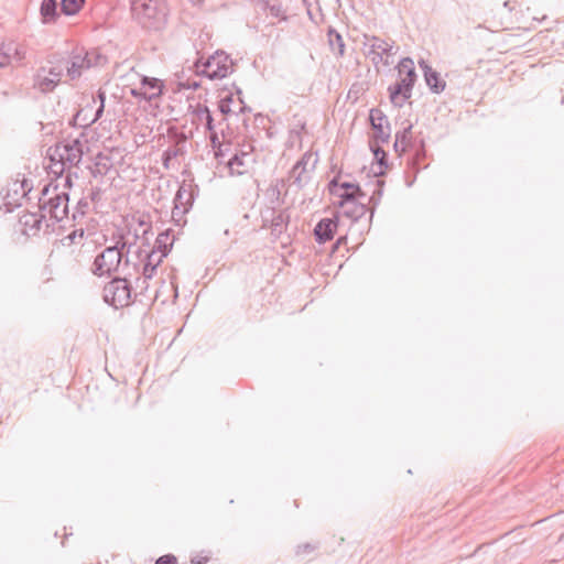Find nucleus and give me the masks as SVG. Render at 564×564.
Segmentation results:
<instances>
[{"mask_svg": "<svg viewBox=\"0 0 564 564\" xmlns=\"http://www.w3.org/2000/svg\"><path fill=\"white\" fill-rule=\"evenodd\" d=\"M327 36L330 50L338 56H344L345 42L343 36L335 29L332 28L328 29Z\"/></svg>", "mask_w": 564, "mask_h": 564, "instance_id": "obj_26", "label": "nucleus"}, {"mask_svg": "<svg viewBox=\"0 0 564 564\" xmlns=\"http://www.w3.org/2000/svg\"><path fill=\"white\" fill-rule=\"evenodd\" d=\"M288 219H289V216L285 213H283V212L279 213L272 219V230L282 232L283 228L286 225Z\"/></svg>", "mask_w": 564, "mask_h": 564, "instance_id": "obj_32", "label": "nucleus"}, {"mask_svg": "<svg viewBox=\"0 0 564 564\" xmlns=\"http://www.w3.org/2000/svg\"><path fill=\"white\" fill-rule=\"evenodd\" d=\"M26 56L24 45L15 42H0V67L21 65Z\"/></svg>", "mask_w": 564, "mask_h": 564, "instance_id": "obj_12", "label": "nucleus"}, {"mask_svg": "<svg viewBox=\"0 0 564 564\" xmlns=\"http://www.w3.org/2000/svg\"><path fill=\"white\" fill-rule=\"evenodd\" d=\"M155 271H156L155 267L144 263L143 270H142V283H147L149 280H151L153 278Z\"/></svg>", "mask_w": 564, "mask_h": 564, "instance_id": "obj_39", "label": "nucleus"}, {"mask_svg": "<svg viewBox=\"0 0 564 564\" xmlns=\"http://www.w3.org/2000/svg\"><path fill=\"white\" fill-rule=\"evenodd\" d=\"M185 153L184 147L181 145H171L167 149L163 151L162 154V163L165 169H170V164L172 160L176 159L180 155H183Z\"/></svg>", "mask_w": 564, "mask_h": 564, "instance_id": "obj_28", "label": "nucleus"}, {"mask_svg": "<svg viewBox=\"0 0 564 564\" xmlns=\"http://www.w3.org/2000/svg\"><path fill=\"white\" fill-rule=\"evenodd\" d=\"M362 46L365 54L380 53L381 55H386L384 66H389L393 63L390 58L393 57L399 50L394 41L368 34L364 35Z\"/></svg>", "mask_w": 564, "mask_h": 564, "instance_id": "obj_9", "label": "nucleus"}, {"mask_svg": "<svg viewBox=\"0 0 564 564\" xmlns=\"http://www.w3.org/2000/svg\"><path fill=\"white\" fill-rule=\"evenodd\" d=\"M137 288L140 289L139 294L143 295L149 289V281L147 283H142V278H139L137 280Z\"/></svg>", "mask_w": 564, "mask_h": 564, "instance_id": "obj_46", "label": "nucleus"}, {"mask_svg": "<svg viewBox=\"0 0 564 564\" xmlns=\"http://www.w3.org/2000/svg\"><path fill=\"white\" fill-rule=\"evenodd\" d=\"M399 82L388 88L390 100L394 106L402 107L404 101L411 98L412 89L416 80L414 62L410 57L402 58L398 66Z\"/></svg>", "mask_w": 564, "mask_h": 564, "instance_id": "obj_3", "label": "nucleus"}, {"mask_svg": "<svg viewBox=\"0 0 564 564\" xmlns=\"http://www.w3.org/2000/svg\"><path fill=\"white\" fill-rule=\"evenodd\" d=\"M21 187L23 189V195L26 194V192H29L31 189V187L28 186V181L26 180H23L22 183H21Z\"/></svg>", "mask_w": 564, "mask_h": 564, "instance_id": "obj_50", "label": "nucleus"}, {"mask_svg": "<svg viewBox=\"0 0 564 564\" xmlns=\"http://www.w3.org/2000/svg\"><path fill=\"white\" fill-rule=\"evenodd\" d=\"M368 57H370L371 62L373 63V65L376 67H378V65L381 63L382 65H384V58H386V55H381L380 53H377V54H366Z\"/></svg>", "mask_w": 564, "mask_h": 564, "instance_id": "obj_43", "label": "nucleus"}, {"mask_svg": "<svg viewBox=\"0 0 564 564\" xmlns=\"http://www.w3.org/2000/svg\"><path fill=\"white\" fill-rule=\"evenodd\" d=\"M68 202L67 193L59 192L57 186L45 185L39 198L42 218H48L53 224L62 221L68 215Z\"/></svg>", "mask_w": 564, "mask_h": 564, "instance_id": "obj_2", "label": "nucleus"}, {"mask_svg": "<svg viewBox=\"0 0 564 564\" xmlns=\"http://www.w3.org/2000/svg\"><path fill=\"white\" fill-rule=\"evenodd\" d=\"M269 13L272 17L280 18L281 20H285L286 17L284 15V11L282 9L281 3L274 2V3H268L267 6Z\"/></svg>", "mask_w": 564, "mask_h": 564, "instance_id": "obj_35", "label": "nucleus"}, {"mask_svg": "<svg viewBox=\"0 0 564 564\" xmlns=\"http://www.w3.org/2000/svg\"><path fill=\"white\" fill-rule=\"evenodd\" d=\"M419 65L424 73L425 83L429 88L435 94L442 93L445 89L446 84L440 77V74L435 72L424 59H421Z\"/></svg>", "mask_w": 564, "mask_h": 564, "instance_id": "obj_17", "label": "nucleus"}, {"mask_svg": "<svg viewBox=\"0 0 564 564\" xmlns=\"http://www.w3.org/2000/svg\"><path fill=\"white\" fill-rule=\"evenodd\" d=\"M232 67V61L225 52H216L204 63L200 73L209 79L225 78Z\"/></svg>", "mask_w": 564, "mask_h": 564, "instance_id": "obj_8", "label": "nucleus"}, {"mask_svg": "<svg viewBox=\"0 0 564 564\" xmlns=\"http://www.w3.org/2000/svg\"><path fill=\"white\" fill-rule=\"evenodd\" d=\"M378 195L381 196V191H378ZM379 199H380V197L376 198L375 195H372L369 200H370V203L373 204V207H375L376 205H378Z\"/></svg>", "mask_w": 564, "mask_h": 564, "instance_id": "obj_51", "label": "nucleus"}, {"mask_svg": "<svg viewBox=\"0 0 564 564\" xmlns=\"http://www.w3.org/2000/svg\"><path fill=\"white\" fill-rule=\"evenodd\" d=\"M230 152V144H224L220 148L214 150L215 159L219 162H224V158Z\"/></svg>", "mask_w": 564, "mask_h": 564, "instance_id": "obj_38", "label": "nucleus"}, {"mask_svg": "<svg viewBox=\"0 0 564 564\" xmlns=\"http://www.w3.org/2000/svg\"><path fill=\"white\" fill-rule=\"evenodd\" d=\"M91 66H94V63L91 62L89 54H76L65 61L64 68H66L67 75L70 77V79H76L82 75L84 69H87Z\"/></svg>", "mask_w": 564, "mask_h": 564, "instance_id": "obj_15", "label": "nucleus"}, {"mask_svg": "<svg viewBox=\"0 0 564 564\" xmlns=\"http://www.w3.org/2000/svg\"><path fill=\"white\" fill-rule=\"evenodd\" d=\"M83 143L79 139H66L48 149V158L54 161L56 158L65 162L68 167L77 166L83 158Z\"/></svg>", "mask_w": 564, "mask_h": 564, "instance_id": "obj_6", "label": "nucleus"}, {"mask_svg": "<svg viewBox=\"0 0 564 564\" xmlns=\"http://www.w3.org/2000/svg\"><path fill=\"white\" fill-rule=\"evenodd\" d=\"M193 115L197 121L205 123L207 131H213L215 129L214 118L207 106L197 104L193 110Z\"/></svg>", "mask_w": 564, "mask_h": 564, "instance_id": "obj_23", "label": "nucleus"}, {"mask_svg": "<svg viewBox=\"0 0 564 564\" xmlns=\"http://www.w3.org/2000/svg\"><path fill=\"white\" fill-rule=\"evenodd\" d=\"M412 124H408L402 131L395 133L394 150L404 152L411 142Z\"/></svg>", "mask_w": 564, "mask_h": 564, "instance_id": "obj_24", "label": "nucleus"}, {"mask_svg": "<svg viewBox=\"0 0 564 564\" xmlns=\"http://www.w3.org/2000/svg\"><path fill=\"white\" fill-rule=\"evenodd\" d=\"M315 549H316L315 544L303 543V544H300L296 546L295 553H296V555L308 554V553H312Z\"/></svg>", "mask_w": 564, "mask_h": 564, "instance_id": "obj_40", "label": "nucleus"}, {"mask_svg": "<svg viewBox=\"0 0 564 564\" xmlns=\"http://www.w3.org/2000/svg\"><path fill=\"white\" fill-rule=\"evenodd\" d=\"M209 132H210L209 141H210V145H212L213 150L223 147L224 143L220 142L217 132H215L214 130L209 131Z\"/></svg>", "mask_w": 564, "mask_h": 564, "instance_id": "obj_42", "label": "nucleus"}, {"mask_svg": "<svg viewBox=\"0 0 564 564\" xmlns=\"http://www.w3.org/2000/svg\"><path fill=\"white\" fill-rule=\"evenodd\" d=\"M249 156L247 152L235 153L228 161L227 167L230 175H242L247 165L246 159Z\"/></svg>", "mask_w": 564, "mask_h": 564, "instance_id": "obj_21", "label": "nucleus"}, {"mask_svg": "<svg viewBox=\"0 0 564 564\" xmlns=\"http://www.w3.org/2000/svg\"><path fill=\"white\" fill-rule=\"evenodd\" d=\"M64 74L63 65H55L50 68L41 67L34 77V87L42 93L53 91Z\"/></svg>", "mask_w": 564, "mask_h": 564, "instance_id": "obj_11", "label": "nucleus"}, {"mask_svg": "<svg viewBox=\"0 0 564 564\" xmlns=\"http://www.w3.org/2000/svg\"><path fill=\"white\" fill-rule=\"evenodd\" d=\"M45 218H42V213H25L20 217V224L23 226V232L28 236L36 235Z\"/></svg>", "mask_w": 564, "mask_h": 564, "instance_id": "obj_18", "label": "nucleus"}, {"mask_svg": "<svg viewBox=\"0 0 564 564\" xmlns=\"http://www.w3.org/2000/svg\"><path fill=\"white\" fill-rule=\"evenodd\" d=\"M316 163L317 159H315L312 153H304L290 171V180L292 181V184L297 188L306 186L312 178V173Z\"/></svg>", "mask_w": 564, "mask_h": 564, "instance_id": "obj_10", "label": "nucleus"}, {"mask_svg": "<svg viewBox=\"0 0 564 564\" xmlns=\"http://www.w3.org/2000/svg\"><path fill=\"white\" fill-rule=\"evenodd\" d=\"M83 237H84V229L79 228V229H76L73 232H70L66 238L73 243L76 241L77 238L82 239Z\"/></svg>", "mask_w": 564, "mask_h": 564, "instance_id": "obj_44", "label": "nucleus"}, {"mask_svg": "<svg viewBox=\"0 0 564 564\" xmlns=\"http://www.w3.org/2000/svg\"><path fill=\"white\" fill-rule=\"evenodd\" d=\"M238 95H241L240 90H238ZM238 101H239L238 110L232 109L231 105L235 104V99H234L232 94H229L226 97L220 99V101L218 104V109L224 116H228L230 113H243L246 111H250V108L245 105V102L240 96H238Z\"/></svg>", "mask_w": 564, "mask_h": 564, "instance_id": "obj_20", "label": "nucleus"}, {"mask_svg": "<svg viewBox=\"0 0 564 564\" xmlns=\"http://www.w3.org/2000/svg\"><path fill=\"white\" fill-rule=\"evenodd\" d=\"M176 563H177L176 557L172 554L162 555L155 562V564H176Z\"/></svg>", "mask_w": 564, "mask_h": 564, "instance_id": "obj_41", "label": "nucleus"}, {"mask_svg": "<svg viewBox=\"0 0 564 564\" xmlns=\"http://www.w3.org/2000/svg\"><path fill=\"white\" fill-rule=\"evenodd\" d=\"M85 0H62L61 11L65 15H74L82 9Z\"/></svg>", "mask_w": 564, "mask_h": 564, "instance_id": "obj_30", "label": "nucleus"}, {"mask_svg": "<svg viewBox=\"0 0 564 564\" xmlns=\"http://www.w3.org/2000/svg\"><path fill=\"white\" fill-rule=\"evenodd\" d=\"M97 97H98L100 104L95 112V116H94L91 122L97 121L102 116L104 109H105L106 93L104 90L99 89L97 93Z\"/></svg>", "mask_w": 564, "mask_h": 564, "instance_id": "obj_34", "label": "nucleus"}, {"mask_svg": "<svg viewBox=\"0 0 564 564\" xmlns=\"http://www.w3.org/2000/svg\"><path fill=\"white\" fill-rule=\"evenodd\" d=\"M208 557L207 556H204V557H194L192 558V563L193 564H206L208 562Z\"/></svg>", "mask_w": 564, "mask_h": 564, "instance_id": "obj_48", "label": "nucleus"}, {"mask_svg": "<svg viewBox=\"0 0 564 564\" xmlns=\"http://www.w3.org/2000/svg\"><path fill=\"white\" fill-rule=\"evenodd\" d=\"M163 258L160 257V253L153 249L151 252L147 253V261L149 265H153L158 268L160 263L162 262Z\"/></svg>", "mask_w": 564, "mask_h": 564, "instance_id": "obj_37", "label": "nucleus"}, {"mask_svg": "<svg viewBox=\"0 0 564 564\" xmlns=\"http://www.w3.org/2000/svg\"><path fill=\"white\" fill-rule=\"evenodd\" d=\"M198 86H199V85H198V83H196V82H195V83H193V85H192V87H193L194 89L198 88Z\"/></svg>", "mask_w": 564, "mask_h": 564, "instance_id": "obj_54", "label": "nucleus"}, {"mask_svg": "<svg viewBox=\"0 0 564 564\" xmlns=\"http://www.w3.org/2000/svg\"><path fill=\"white\" fill-rule=\"evenodd\" d=\"M40 11L44 23L55 21L57 17V0H43Z\"/></svg>", "mask_w": 564, "mask_h": 564, "instance_id": "obj_25", "label": "nucleus"}, {"mask_svg": "<svg viewBox=\"0 0 564 564\" xmlns=\"http://www.w3.org/2000/svg\"><path fill=\"white\" fill-rule=\"evenodd\" d=\"M338 196L340 198L339 206L344 208V215L347 218L357 221L368 212V207L362 203H358V197H354V194L343 192L341 194H338Z\"/></svg>", "mask_w": 564, "mask_h": 564, "instance_id": "obj_13", "label": "nucleus"}, {"mask_svg": "<svg viewBox=\"0 0 564 564\" xmlns=\"http://www.w3.org/2000/svg\"><path fill=\"white\" fill-rule=\"evenodd\" d=\"M127 242L121 237L116 245L105 248L94 260L91 272L97 276L117 272L124 257Z\"/></svg>", "mask_w": 564, "mask_h": 564, "instance_id": "obj_4", "label": "nucleus"}, {"mask_svg": "<svg viewBox=\"0 0 564 564\" xmlns=\"http://www.w3.org/2000/svg\"><path fill=\"white\" fill-rule=\"evenodd\" d=\"M88 202L86 198H82L75 208V212L73 214V219L76 220L78 216L83 217L85 216L87 209H88Z\"/></svg>", "mask_w": 564, "mask_h": 564, "instance_id": "obj_36", "label": "nucleus"}, {"mask_svg": "<svg viewBox=\"0 0 564 564\" xmlns=\"http://www.w3.org/2000/svg\"><path fill=\"white\" fill-rule=\"evenodd\" d=\"M338 226V217L335 216L333 218H323L321 219L315 228L314 236L318 243H325L333 239L334 232L336 231Z\"/></svg>", "mask_w": 564, "mask_h": 564, "instance_id": "obj_16", "label": "nucleus"}, {"mask_svg": "<svg viewBox=\"0 0 564 564\" xmlns=\"http://www.w3.org/2000/svg\"><path fill=\"white\" fill-rule=\"evenodd\" d=\"M197 186L193 182L184 181L174 197V207L172 209V219L176 225L185 224L184 216L192 209L197 195Z\"/></svg>", "mask_w": 564, "mask_h": 564, "instance_id": "obj_5", "label": "nucleus"}, {"mask_svg": "<svg viewBox=\"0 0 564 564\" xmlns=\"http://www.w3.org/2000/svg\"><path fill=\"white\" fill-rule=\"evenodd\" d=\"M193 4H198L200 0H189Z\"/></svg>", "mask_w": 564, "mask_h": 564, "instance_id": "obj_53", "label": "nucleus"}, {"mask_svg": "<svg viewBox=\"0 0 564 564\" xmlns=\"http://www.w3.org/2000/svg\"><path fill=\"white\" fill-rule=\"evenodd\" d=\"M110 166L111 164L109 158L98 154L97 161L95 162V169L93 170V174L95 176L97 174L105 175L107 171L110 169Z\"/></svg>", "mask_w": 564, "mask_h": 564, "instance_id": "obj_31", "label": "nucleus"}, {"mask_svg": "<svg viewBox=\"0 0 564 564\" xmlns=\"http://www.w3.org/2000/svg\"><path fill=\"white\" fill-rule=\"evenodd\" d=\"M339 187L340 189H344V192H349L350 194H354V197H365V193L360 188L358 184L344 182L341 184L338 183L337 178H333L329 182V191L332 194L338 195V191L336 189Z\"/></svg>", "mask_w": 564, "mask_h": 564, "instance_id": "obj_22", "label": "nucleus"}, {"mask_svg": "<svg viewBox=\"0 0 564 564\" xmlns=\"http://www.w3.org/2000/svg\"><path fill=\"white\" fill-rule=\"evenodd\" d=\"M50 169L53 174L61 176L69 167L65 162L56 158L54 161H51Z\"/></svg>", "mask_w": 564, "mask_h": 564, "instance_id": "obj_33", "label": "nucleus"}, {"mask_svg": "<svg viewBox=\"0 0 564 564\" xmlns=\"http://www.w3.org/2000/svg\"><path fill=\"white\" fill-rule=\"evenodd\" d=\"M238 108H239V101L237 100V105H235V107L232 109L238 110Z\"/></svg>", "mask_w": 564, "mask_h": 564, "instance_id": "obj_55", "label": "nucleus"}, {"mask_svg": "<svg viewBox=\"0 0 564 564\" xmlns=\"http://www.w3.org/2000/svg\"><path fill=\"white\" fill-rule=\"evenodd\" d=\"M91 57V62L94 63V66L95 65H98L99 64V61L100 59H105L104 57L99 56L98 54L96 53H88Z\"/></svg>", "mask_w": 564, "mask_h": 564, "instance_id": "obj_49", "label": "nucleus"}, {"mask_svg": "<svg viewBox=\"0 0 564 564\" xmlns=\"http://www.w3.org/2000/svg\"><path fill=\"white\" fill-rule=\"evenodd\" d=\"M132 18L148 30H161L167 22V8L164 0H130Z\"/></svg>", "mask_w": 564, "mask_h": 564, "instance_id": "obj_1", "label": "nucleus"}, {"mask_svg": "<svg viewBox=\"0 0 564 564\" xmlns=\"http://www.w3.org/2000/svg\"><path fill=\"white\" fill-rule=\"evenodd\" d=\"M172 246L173 240L170 241V232L163 231L159 234V236L156 237L153 249H155L160 253L161 258H165L171 251Z\"/></svg>", "mask_w": 564, "mask_h": 564, "instance_id": "obj_27", "label": "nucleus"}, {"mask_svg": "<svg viewBox=\"0 0 564 564\" xmlns=\"http://www.w3.org/2000/svg\"><path fill=\"white\" fill-rule=\"evenodd\" d=\"M372 152H373L375 159L377 160V169H373V173L376 175H383L388 167L387 153L383 149H381L379 147L372 149Z\"/></svg>", "mask_w": 564, "mask_h": 564, "instance_id": "obj_29", "label": "nucleus"}, {"mask_svg": "<svg viewBox=\"0 0 564 564\" xmlns=\"http://www.w3.org/2000/svg\"><path fill=\"white\" fill-rule=\"evenodd\" d=\"M105 302L115 307L122 308L131 303V286L126 278H113L104 288Z\"/></svg>", "mask_w": 564, "mask_h": 564, "instance_id": "obj_7", "label": "nucleus"}, {"mask_svg": "<svg viewBox=\"0 0 564 564\" xmlns=\"http://www.w3.org/2000/svg\"><path fill=\"white\" fill-rule=\"evenodd\" d=\"M143 93H144V89L142 88V85L138 88H132L130 90V94L135 97V98H140V99H143Z\"/></svg>", "mask_w": 564, "mask_h": 564, "instance_id": "obj_47", "label": "nucleus"}, {"mask_svg": "<svg viewBox=\"0 0 564 564\" xmlns=\"http://www.w3.org/2000/svg\"><path fill=\"white\" fill-rule=\"evenodd\" d=\"M101 189L99 187H93L88 194L90 200L95 202L100 198Z\"/></svg>", "mask_w": 564, "mask_h": 564, "instance_id": "obj_45", "label": "nucleus"}, {"mask_svg": "<svg viewBox=\"0 0 564 564\" xmlns=\"http://www.w3.org/2000/svg\"><path fill=\"white\" fill-rule=\"evenodd\" d=\"M558 542L561 544H564V532L561 534L560 539H558Z\"/></svg>", "mask_w": 564, "mask_h": 564, "instance_id": "obj_52", "label": "nucleus"}, {"mask_svg": "<svg viewBox=\"0 0 564 564\" xmlns=\"http://www.w3.org/2000/svg\"><path fill=\"white\" fill-rule=\"evenodd\" d=\"M369 120L375 130V138L379 142H388L390 139V124L387 116L377 108L370 110Z\"/></svg>", "mask_w": 564, "mask_h": 564, "instance_id": "obj_14", "label": "nucleus"}, {"mask_svg": "<svg viewBox=\"0 0 564 564\" xmlns=\"http://www.w3.org/2000/svg\"><path fill=\"white\" fill-rule=\"evenodd\" d=\"M141 85L144 89V100L151 101L162 94L163 83L158 78L143 76L141 79Z\"/></svg>", "mask_w": 564, "mask_h": 564, "instance_id": "obj_19", "label": "nucleus"}]
</instances>
